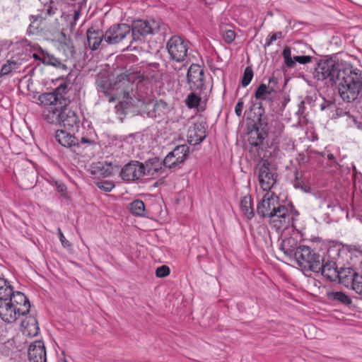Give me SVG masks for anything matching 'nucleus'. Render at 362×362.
I'll list each match as a JSON object with an SVG mask.
<instances>
[{
  "label": "nucleus",
  "instance_id": "1",
  "mask_svg": "<svg viewBox=\"0 0 362 362\" xmlns=\"http://www.w3.org/2000/svg\"><path fill=\"white\" fill-rule=\"evenodd\" d=\"M280 248L286 255L293 257L302 270L320 272L322 258L310 247L296 246V240L289 238L281 242Z\"/></svg>",
  "mask_w": 362,
  "mask_h": 362
},
{
  "label": "nucleus",
  "instance_id": "2",
  "mask_svg": "<svg viewBox=\"0 0 362 362\" xmlns=\"http://www.w3.org/2000/svg\"><path fill=\"white\" fill-rule=\"evenodd\" d=\"M338 92L347 103L356 100L362 90V76L358 70L347 68L339 71L336 76Z\"/></svg>",
  "mask_w": 362,
  "mask_h": 362
},
{
  "label": "nucleus",
  "instance_id": "3",
  "mask_svg": "<svg viewBox=\"0 0 362 362\" xmlns=\"http://www.w3.org/2000/svg\"><path fill=\"white\" fill-rule=\"evenodd\" d=\"M131 29L130 44L134 42H141L144 38L148 35H155L157 33L163 34L166 31V25L160 20H136L133 21Z\"/></svg>",
  "mask_w": 362,
  "mask_h": 362
},
{
  "label": "nucleus",
  "instance_id": "4",
  "mask_svg": "<svg viewBox=\"0 0 362 362\" xmlns=\"http://www.w3.org/2000/svg\"><path fill=\"white\" fill-rule=\"evenodd\" d=\"M130 33V25L128 24H115L105 32L104 43L107 45H117L129 42L132 40Z\"/></svg>",
  "mask_w": 362,
  "mask_h": 362
},
{
  "label": "nucleus",
  "instance_id": "5",
  "mask_svg": "<svg viewBox=\"0 0 362 362\" xmlns=\"http://www.w3.org/2000/svg\"><path fill=\"white\" fill-rule=\"evenodd\" d=\"M166 48L170 59L183 62L187 59L189 42L179 35H174L168 40Z\"/></svg>",
  "mask_w": 362,
  "mask_h": 362
},
{
  "label": "nucleus",
  "instance_id": "6",
  "mask_svg": "<svg viewBox=\"0 0 362 362\" xmlns=\"http://www.w3.org/2000/svg\"><path fill=\"white\" fill-rule=\"evenodd\" d=\"M69 83H63L54 89L53 92L45 93L39 96V100L43 105L59 104L62 107H66L70 103L69 90Z\"/></svg>",
  "mask_w": 362,
  "mask_h": 362
},
{
  "label": "nucleus",
  "instance_id": "7",
  "mask_svg": "<svg viewBox=\"0 0 362 362\" xmlns=\"http://www.w3.org/2000/svg\"><path fill=\"white\" fill-rule=\"evenodd\" d=\"M258 167V181L264 191H269L276 182L277 173L274 165L267 160H262Z\"/></svg>",
  "mask_w": 362,
  "mask_h": 362
},
{
  "label": "nucleus",
  "instance_id": "8",
  "mask_svg": "<svg viewBox=\"0 0 362 362\" xmlns=\"http://www.w3.org/2000/svg\"><path fill=\"white\" fill-rule=\"evenodd\" d=\"M187 83L192 91L203 94L206 88L204 69L199 65L192 64L187 74Z\"/></svg>",
  "mask_w": 362,
  "mask_h": 362
},
{
  "label": "nucleus",
  "instance_id": "9",
  "mask_svg": "<svg viewBox=\"0 0 362 362\" xmlns=\"http://www.w3.org/2000/svg\"><path fill=\"white\" fill-rule=\"evenodd\" d=\"M339 71L332 60L321 61L317 64L313 72L314 78L318 81L329 80L331 83H337L336 76Z\"/></svg>",
  "mask_w": 362,
  "mask_h": 362
},
{
  "label": "nucleus",
  "instance_id": "10",
  "mask_svg": "<svg viewBox=\"0 0 362 362\" xmlns=\"http://www.w3.org/2000/svg\"><path fill=\"white\" fill-rule=\"evenodd\" d=\"M291 221V216L286 206L279 204L269 217V223L276 230L288 228Z\"/></svg>",
  "mask_w": 362,
  "mask_h": 362
},
{
  "label": "nucleus",
  "instance_id": "11",
  "mask_svg": "<svg viewBox=\"0 0 362 362\" xmlns=\"http://www.w3.org/2000/svg\"><path fill=\"white\" fill-rule=\"evenodd\" d=\"M146 174L145 165L139 161H131L121 170L120 176L127 182H132L140 179Z\"/></svg>",
  "mask_w": 362,
  "mask_h": 362
},
{
  "label": "nucleus",
  "instance_id": "12",
  "mask_svg": "<svg viewBox=\"0 0 362 362\" xmlns=\"http://www.w3.org/2000/svg\"><path fill=\"white\" fill-rule=\"evenodd\" d=\"M189 147L183 144L177 146L164 158L163 164L165 168H172L182 163L188 156Z\"/></svg>",
  "mask_w": 362,
  "mask_h": 362
},
{
  "label": "nucleus",
  "instance_id": "13",
  "mask_svg": "<svg viewBox=\"0 0 362 362\" xmlns=\"http://www.w3.org/2000/svg\"><path fill=\"white\" fill-rule=\"evenodd\" d=\"M80 122V117L76 107L74 110L68 106L62 107L59 124L63 126L65 129L74 132L79 128Z\"/></svg>",
  "mask_w": 362,
  "mask_h": 362
},
{
  "label": "nucleus",
  "instance_id": "14",
  "mask_svg": "<svg viewBox=\"0 0 362 362\" xmlns=\"http://www.w3.org/2000/svg\"><path fill=\"white\" fill-rule=\"evenodd\" d=\"M279 205V197L274 193L267 192L257 205V213L262 218H269Z\"/></svg>",
  "mask_w": 362,
  "mask_h": 362
},
{
  "label": "nucleus",
  "instance_id": "15",
  "mask_svg": "<svg viewBox=\"0 0 362 362\" xmlns=\"http://www.w3.org/2000/svg\"><path fill=\"white\" fill-rule=\"evenodd\" d=\"M267 135L261 132L259 129H252L248 134V143L250 145V153H254L255 157H261V152L263 151V142Z\"/></svg>",
  "mask_w": 362,
  "mask_h": 362
},
{
  "label": "nucleus",
  "instance_id": "16",
  "mask_svg": "<svg viewBox=\"0 0 362 362\" xmlns=\"http://www.w3.org/2000/svg\"><path fill=\"white\" fill-rule=\"evenodd\" d=\"M22 310L16 308L8 300H0V318L6 323H13L21 316Z\"/></svg>",
  "mask_w": 362,
  "mask_h": 362
},
{
  "label": "nucleus",
  "instance_id": "17",
  "mask_svg": "<svg viewBox=\"0 0 362 362\" xmlns=\"http://www.w3.org/2000/svg\"><path fill=\"white\" fill-rule=\"evenodd\" d=\"M277 79L274 77L269 78V84L261 83L255 92L257 100L272 101L275 96L276 88L272 84H276Z\"/></svg>",
  "mask_w": 362,
  "mask_h": 362
},
{
  "label": "nucleus",
  "instance_id": "18",
  "mask_svg": "<svg viewBox=\"0 0 362 362\" xmlns=\"http://www.w3.org/2000/svg\"><path fill=\"white\" fill-rule=\"evenodd\" d=\"M105 33L99 29L91 27L87 30L86 36L88 45L92 51L97 50L100 47L103 48L107 46L104 43Z\"/></svg>",
  "mask_w": 362,
  "mask_h": 362
},
{
  "label": "nucleus",
  "instance_id": "19",
  "mask_svg": "<svg viewBox=\"0 0 362 362\" xmlns=\"http://www.w3.org/2000/svg\"><path fill=\"white\" fill-rule=\"evenodd\" d=\"M30 362H46V351L42 341H35L28 348Z\"/></svg>",
  "mask_w": 362,
  "mask_h": 362
},
{
  "label": "nucleus",
  "instance_id": "20",
  "mask_svg": "<svg viewBox=\"0 0 362 362\" xmlns=\"http://www.w3.org/2000/svg\"><path fill=\"white\" fill-rule=\"evenodd\" d=\"M6 300L11 302L16 308L21 309L22 310V312H20L21 315H25L29 313L30 309L29 300L22 292H13L12 291V294Z\"/></svg>",
  "mask_w": 362,
  "mask_h": 362
},
{
  "label": "nucleus",
  "instance_id": "21",
  "mask_svg": "<svg viewBox=\"0 0 362 362\" xmlns=\"http://www.w3.org/2000/svg\"><path fill=\"white\" fill-rule=\"evenodd\" d=\"M291 47H286L282 52V56L284 59V64L288 68H293L296 63L298 62L301 64H306L310 63L312 60L310 56L307 55H292Z\"/></svg>",
  "mask_w": 362,
  "mask_h": 362
},
{
  "label": "nucleus",
  "instance_id": "22",
  "mask_svg": "<svg viewBox=\"0 0 362 362\" xmlns=\"http://www.w3.org/2000/svg\"><path fill=\"white\" fill-rule=\"evenodd\" d=\"M72 132L65 130H57L55 132V139L62 146L71 148L79 146L78 139L71 134Z\"/></svg>",
  "mask_w": 362,
  "mask_h": 362
},
{
  "label": "nucleus",
  "instance_id": "23",
  "mask_svg": "<svg viewBox=\"0 0 362 362\" xmlns=\"http://www.w3.org/2000/svg\"><path fill=\"white\" fill-rule=\"evenodd\" d=\"M42 116L44 119L50 124H59L62 114V108L59 109L56 104L43 105Z\"/></svg>",
  "mask_w": 362,
  "mask_h": 362
},
{
  "label": "nucleus",
  "instance_id": "24",
  "mask_svg": "<svg viewBox=\"0 0 362 362\" xmlns=\"http://www.w3.org/2000/svg\"><path fill=\"white\" fill-rule=\"evenodd\" d=\"M338 270L334 262L327 261L325 262L322 259V262L320 263V272L325 278L331 281H337L339 278Z\"/></svg>",
  "mask_w": 362,
  "mask_h": 362
},
{
  "label": "nucleus",
  "instance_id": "25",
  "mask_svg": "<svg viewBox=\"0 0 362 362\" xmlns=\"http://www.w3.org/2000/svg\"><path fill=\"white\" fill-rule=\"evenodd\" d=\"M21 327L24 334L30 337L37 335L40 328L38 322L35 316H26L21 322Z\"/></svg>",
  "mask_w": 362,
  "mask_h": 362
},
{
  "label": "nucleus",
  "instance_id": "26",
  "mask_svg": "<svg viewBox=\"0 0 362 362\" xmlns=\"http://www.w3.org/2000/svg\"><path fill=\"white\" fill-rule=\"evenodd\" d=\"M205 136L204 127L202 124H194L188 130V141L194 145L200 144Z\"/></svg>",
  "mask_w": 362,
  "mask_h": 362
},
{
  "label": "nucleus",
  "instance_id": "27",
  "mask_svg": "<svg viewBox=\"0 0 362 362\" xmlns=\"http://www.w3.org/2000/svg\"><path fill=\"white\" fill-rule=\"evenodd\" d=\"M146 173L153 176L155 174L161 175L165 170V165L163 160L157 157L148 159L146 161Z\"/></svg>",
  "mask_w": 362,
  "mask_h": 362
},
{
  "label": "nucleus",
  "instance_id": "28",
  "mask_svg": "<svg viewBox=\"0 0 362 362\" xmlns=\"http://www.w3.org/2000/svg\"><path fill=\"white\" fill-rule=\"evenodd\" d=\"M338 272L339 278H337V281L346 286H348L351 283L354 276H355L357 274L352 267H341L340 270H338Z\"/></svg>",
  "mask_w": 362,
  "mask_h": 362
},
{
  "label": "nucleus",
  "instance_id": "29",
  "mask_svg": "<svg viewBox=\"0 0 362 362\" xmlns=\"http://www.w3.org/2000/svg\"><path fill=\"white\" fill-rule=\"evenodd\" d=\"M240 209L243 214L249 220L254 217L255 212L252 208V200L251 197H244L240 202Z\"/></svg>",
  "mask_w": 362,
  "mask_h": 362
},
{
  "label": "nucleus",
  "instance_id": "30",
  "mask_svg": "<svg viewBox=\"0 0 362 362\" xmlns=\"http://www.w3.org/2000/svg\"><path fill=\"white\" fill-rule=\"evenodd\" d=\"M13 288L4 278H0V300L7 299L12 294Z\"/></svg>",
  "mask_w": 362,
  "mask_h": 362
},
{
  "label": "nucleus",
  "instance_id": "31",
  "mask_svg": "<svg viewBox=\"0 0 362 362\" xmlns=\"http://www.w3.org/2000/svg\"><path fill=\"white\" fill-rule=\"evenodd\" d=\"M130 210L136 216H144L145 215V204L141 200H134L130 203Z\"/></svg>",
  "mask_w": 362,
  "mask_h": 362
},
{
  "label": "nucleus",
  "instance_id": "32",
  "mask_svg": "<svg viewBox=\"0 0 362 362\" xmlns=\"http://www.w3.org/2000/svg\"><path fill=\"white\" fill-rule=\"evenodd\" d=\"M200 95L197 92L192 91L185 99V105L190 109L197 107L201 102Z\"/></svg>",
  "mask_w": 362,
  "mask_h": 362
},
{
  "label": "nucleus",
  "instance_id": "33",
  "mask_svg": "<svg viewBox=\"0 0 362 362\" xmlns=\"http://www.w3.org/2000/svg\"><path fill=\"white\" fill-rule=\"evenodd\" d=\"M20 65L21 63L13 59L8 60L6 63L1 66L0 74L1 76L8 75L13 71L18 69L20 67Z\"/></svg>",
  "mask_w": 362,
  "mask_h": 362
},
{
  "label": "nucleus",
  "instance_id": "34",
  "mask_svg": "<svg viewBox=\"0 0 362 362\" xmlns=\"http://www.w3.org/2000/svg\"><path fill=\"white\" fill-rule=\"evenodd\" d=\"M42 62L45 64L51 65L57 68L66 69V66L61 61L49 54H44L42 56Z\"/></svg>",
  "mask_w": 362,
  "mask_h": 362
},
{
  "label": "nucleus",
  "instance_id": "35",
  "mask_svg": "<svg viewBox=\"0 0 362 362\" xmlns=\"http://www.w3.org/2000/svg\"><path fill=\"white\" fill-rule=\"evenodd\" d=\"M328 296L330 299L341 302L344 305H349L351 303V298L345 293L340 291L330 292L328 293Z\"/></svg>",
  "mask_w": 362,
  "mask_h": 362
},
{
  "label": "nucleus",
  "instance_id": "36",
  "mask_svg": "<svg viewBox=\"0 0 362 362\" xmlns=\"http://www.w3.org/2000/svg\"><path fill=\"white\" fill-rule=\"evenodd\" d=\"M319 206L320 208H326L328 211H332L337 206V204L331 197H319L317 198ZM329 211H327L328 213Z\"/></svg>",
  "mask_w": 362,
  "mask_h": 362
},
{
  "label": "nucleus",
  "instance_id": "37",
  "mask_svg": "<svg viewBox=\"0 0 362 362\" xmlns=\"http://www.w3.org/2000/svg\"><path fill=\"white\" fill-rule=\"evenodd\" d=\"M254 129H259V131L261 132H264L267 135L269 127L267 118L266 116H264L262 115V113H259V117L257 122L254 125Z\"/></svg>",
  "mask_w": 362,
  "mask_h": 362
},
{
  "label": "nucleus",
  "instance_id": "38",
  "mask_svg": "<svg viewBox=\"0 0 362 362\" xmlns=\"http://www.w3.org/2000/svg\"><path fill=\"white\" fill-rule=\"evenodd\" d=\"M96 168L100 170V175L103 177H107L112 174V164L111 162L98 163Z\"/></svg>",
  "mask_w": 362,
  "mask_h": 362
},
{
  "label": "nucleus",
  "instance_id": "39",
  "mask_svg": "<svg viewBox=\"0 0 362 362\" xmlns=\"http://www.w3.org/2000/svg\"><path fill=\"white\" fill-rule=\"evenodd\" d=\"M351 284L352 289L362 296V275L357 273L355 276H354Z\"/></svg>",
  "mask_w": 362,
  "mask_h": 362
},
{
  "label": "nucleus",
  "instance_id": "40",
  "mask_svg": "<svg viewBox=\"0 0 362 362\" xmlns=\"http://www.w3.org/2000/svg\"><path fill=\"white\" fill-rule=\"evenodd\" d=\"M253 70L250 66H247L245 69L243 76L241 79V84L243 87L247 86L253 78Z\"/></svg>",
  "mask_w": 362,
  "mask_h": 362
},
{
  "label": "nucleus",
  "instance_id": "41",
  "mask_svg": "<svg viewBox=\"0 0 362 362\" xmlns=\"http://www.w3.org/2000/svg\"><path fill=\"white\" fill-rule=\"evenodd\" d=\"M33 21L30 24L28 28V33L30 34L34 35L37 34L42 30V28L40 27V23L38 21L39 18H42L39 16H32Z\"/></svg>",
  "mask_w": 362,
  "mask_h": 362
},
{
  "label": "nucleus",
  "instance_id": "42",
  "mask_svg": "<svg viewBox=\"0 0 362 362\" xmlns=\"http://www.w3.org/2000/svg\"><path fill=\"white\" fill-rule=\"evenodd\" d=\"M96 185L99 189L103 190L105 192H111L115 186V183L110 180L97 182Z\"/></svg>",
  "mask_w": 362,
  "mask_h": 362
},
{
  "label": "nucleus",
  "instance_id": "43",
  "mask_svg": "<svg viewBox=\"0 0 362 362\" xmlns=\"http://www.w3.org/2000/svg\"><path fill=\"white\" fill-rule=\"evenodd\" d=\"M167 103L163 100H156L153 105V111L155 113H158V115H160L161 113H163V110L167 108ZM156 117V114L154 115Z\"/></svg>",
  "mask_w": 362,
  "mask_h": 362
},
{
  "label": "nucleus",
  "instance_id": "44",
  "mask_svg": "<svg viewBox=\"0 0 362 362\" xmlns=\"http://www.w3.org/2000/svg\"><path fill=\"white\" fill-rule=\"evenodd\" d=\"M223 37L225 42L230 44L235 38V33L232 30H225L223 31Z\"/></svg>",
  "mask_w": 362,
  "mask_h": 362
},
{
  "label": "nucleus",
  "instance_id": "45",
  "mask_svg": "<svg viewBox=\"0 0 362 362\" xmlns=\"http://www.w3.org/2000/svg\"><path fill=\"white\" fill-rule=\"evenodd\" d=\"M283 37V35L281 32H277L275 33H270L266 40V42L264 46H270L274 41L277 39H280Z\"/></svg>",
  "mask_w": 362,
  "mask_h": 362
},
{
  "label": "nucleus",
  "instance_id": "46",
  "mask_svg": "<svg viewBox=\"0 0 362 362\" xmlns=\"http://www.w3.org/2000/svg\"><path fill=\"white\" fill-rule=\"evenodd\" d=\"M170 274V269L166 265H163L156 269V275L157 277L163 278Z\"/></svg>",
  "mask_w": 362,
  "mask_h": 362
},
{
  "label": "nucleus",
  "instance_id": "47",
  "mask_svg": "<svg viewBox=\"0 0 362 362\" xmlns=\"http://www.w3.org/2000/svg\"><path fill=\"white\" fill-rule=\"evenodd\" d=\"M302 173L299 172L298 170L294 171V186L296 187H300L303 185Z\"/></svg>",
  "mask_w": 362,
  "mask_h": 362
},
{
  "label": "nucleus",
  "instance_id": "48",
  "mask_svg": "<svg viewBox=\"0 0 362 362\" xmlns=\"http://www.w3.org/2000/svg\"><path fill=\"white\" fill-rule=\"evenodd\" d=\"M28 175L31 177V180H29V182L26 183L23 182V178H21V187L25 189H30L33 187L34 185V173L31 171L30 173H28Z\"/></svg>",
  "mask_w": 362,
  "mask_h": 362
},
{
  "label": "nucleus",
  "instance_id": "49",
  "mask_svg": "<svg viewBox=\"0 0 362 362\" xmlns=\"http://www.w3.org/2000/svg\"><path fill=\"white\" fill-rule=\"evenodd\" d=\"M243 107H244V103L243 101V99L240 98L235 107V112L236 115L239 117L243 116L242 112H243Z\"/></svg>",
  "mask_w": 362,
  "mask_h": 362
},
{
  "label": "nucleus",
  "instance_id": "50",
  "mask_svg": "<svg viewBox=\"0 0 362 362\" xmlns=\"http://www.w3.org/2000/svg\"><path fill=\"white\" fill-rule=\"evenodd\" d=\"M98 84V91L99 93L105 94L106 96H109L108 92L106 90V88L104 84V80H100L97 82Z\"/></svg>",
  "mask_w": 362,
  "mask_h": 362
},
{
  "label": "nucleus",
  "instance_id": "51",
  "mask_svg": "<svg viewBox=\"0 0 362 362\" xmlns=\"http://www.w3.org/2000/svg\"><path fill=\"white\" fill-rule=\"evenodd\" d=\"M58 234H59V238L60 242L62 243V245L64 247L69 246L70 245L69 242L65 238V237L60 228H58Z\"/></svg>",
  "mask_w": 362,
  "mask_h": 362
},
{
  "label": "nucleus",
  "instance_id": "52",
  "mask_svg": "<svg viewBox=\"0 0 362 362\" xmlns=\"http://www.w3.org/2000/svg\"><path fill=\"white\" fill-rule=\"evenodd\" d=\"M348 117L351 120V122L358 128L362 129V123H358L356 118L351 116L350 114H348Z\"/></svg>",
  "mask_w": 362,
  "mask_h": 362
},
{
  "label": "nucleus",
  "instance_id": "53",
  "mask_svg": "<svg viewBox=\"0 0 362 362\" xmlns=\"http://www.w3.org/2000/svg\"><path fill=\"white\" fill-rule=\"evenodd\" d=\"M57 188L59 192L64 194L66 192V187L64 184L57 185Z\"/></svg>",
  "mask_w": 362,
  "mask_h": 362
},
{
  "label": "nucleus",
  "instance_id": "54",
  "mask_svg": "<svg viewBox=\"0 0 362 362\" xmlns=\"http://www.w3.org/2000/svg\"><path fill=\"white\" fill-rule=\"evenodd\" d=\"M93 144L94 141L87 139V138H85V137H81V142H79V145L80 144Z\"/></svg>",
  "mask_w": 362,
  "mask_h": 362
},
{
  "label": "nucleus",
  "instance_id": "55",
  "mask_svg": "<svg viewBox=\"0 0 362 362\" xmlns=\"http://www.w3.org/2000/svg\"><path fill=\"white\" fill-rule=\"evenodd\" d=\"M304 105H305V102L303 100H302L298 105V110L297 112V113L298 115H303L304 113Z\"/></svg>",
  "mask_w": 362,
  "mask_h": 362
},
{
  "label": "nucleus",
  "instance_id": "56",
  "mask_svg": "<svg viewBox=\"0 0 362 362\" xmlns=\"http://www.w3.org/2000/svg\"><path fill=\"white\" fill-rule=\"evenodd\" d=\"M79 16H80V11H76V10L74 11V16H73L74 23H75L78 21Z\"/></svg>",
  "mask_w": 362,
  "mask_h": 362
},
{
  "label": "nucleus",
  "instance_id": "57",
  "mask_svg": "<svg viewBox=\"0 0 362 362\" xmlns=\"http://www.w3.org/2000/svg\"><path fill=\"white\" fill-rule=\"evenodd\" d=\"M158 66H159V64H156V63H153V64H151L149 65V68L152 69L153 71L158 70Z\"/></svg>",
  "mask_w": 362,
  "mask_h": 362
},
{
  "label": "nucleus",
  "instance_id": "58",
  "mask_svg": "<svg viewBox=\"0 0 362 362\" xmlns=\"http://www.w3.org/2000/svg\"><path fill=\"white\" fill-rule=\"evenodd\" d=\"M327 158L330 160H334V156L332 153H329Z\"/></svg>",
  "mask_w": 362,
  "mask_h": 362
},
{
  "label": "nucleus",
  "instance_id": "59",
  "mask_svg": "<svg viewBox=\"0 0 362 362\" xmlns=\"http://www.w3.org/2000/svg\"><path fill=\"white\" fill-rule=\"evenodd\" d=\"M305 328L307 329H316V328L315 327H313V326H307Z\"/></svg>",
  "mask_w": 362,
  "mask_h": 362
},
{
  "label": "nucleus",
  "instance_id": "60",
  "mask_svg": "<svg viewBox=\"0 0 362 362\" xmlns=\"http://www.w3.org/2000/svg\"><path fill=\"white\" fill-rule=\"evenodd\" d=\"M115 100V98L112 96L109 97V102H113Z\"/></svg>",
  "mask_w": 362,
  "mask_h": 362
},
{
  "label": "nucleus",
  "instance_id": "61",
  "mask_svg": "<svg viewBox=\"0 0 362 362\" xmlns=\"http://www.w3.org/2000/svg\"><path fill=\"white\" fill-rule=\"evenodd\" d=\"M325 107H326V106H325V105H321V110H325Z\"/></svg>",
  "mask_w": 362,
  "mask_h": 362
},
{
  "label": "nucleus",
  "instance_id": "62",
  "mask_svg": "<svg viewBox=\"0 0 362 362\" xmlns=\"http://www.w3.org/2000/svg\"><path fill=\"white\" fill-rule=\"evenodd\" d=\"M64 362H67L66 360H64Z\"/></svg>",
  "mask_w": 362,
  "mask_h": 362
}]
</instances>
